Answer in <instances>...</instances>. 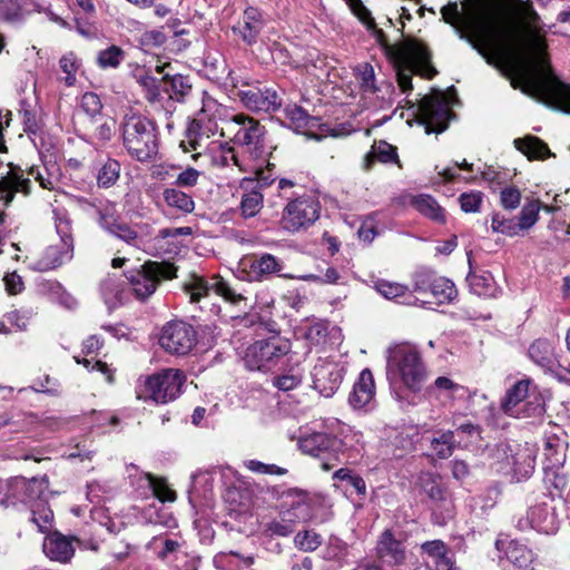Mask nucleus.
<instances>
[{
	"instance_id": "obj_64",
	"label": "nucleus",
	"mask_w": 570,
	"mask_h": 570,
	"mask_svg": "<svg viewBox=\"0 0 570 570\" xmlns=\"http://www.w3.org/2000/svg\"><path fill=\"white\" fill-rule=\"evenodd\" d=\"M374 155L382 163H393L397 160L396 148L386 141H379L374 146Z\"/></svg>"
},
{
	"instance_id": "obj_50",
	"label": "nucleus",
	"mask_w": 570,
	"mask_h": 570,
	"mask_svg": "<svg viewBox=\"0 0 570 570\" xmlns=\"http://www.w3.org/2000/svg\"><path fill=\"white\" fill-rule=\"evenodd\" d=\"M224 500L228 504V512L236 515L244 514L248 511L249 504L247 499H244L242 491L237 488H229L224 494Z\"/></svg>"
},
{
	"instance_id": "obj_55",
	"label": "nucleus",
	"mask_w": 570,
	"mask_h": 570,
	"mask_svg": "<svg viewBox=\"0 0 570 570\" xmlns=\"http://www.w3.org/2000/svg\"><path fill=\"white\" fill-rule=\"evenodd\" d=\"M80 107L88 116L95 117L100 114L102 104L97 94L88 91L81 96Z\"/></svg>"
},
{
	"instance_id": "obj_41",
	"label": "nucleus",
	"mask_w": 570,
	"mask_h": 570,
	"mask_svg": "<svg viewBox=\"0 0 570 570\" xmlns=\"http://www.w3.org/2000/svg\"><path fill=\"white\" fill-rule=\"evenodd\" d=\"M544 455L552 466H561L566 460L564 442L557 435L547 436L544 441Z\"/></svg>"
},
{
	"instance_id": "obj_3",
	"label": "nucleus",
	"mask_w": 570,
	"mask_h": 570,
	"mask_svg": "<svg viewBox=\"0 0 570 570\" xmlns=\"http://www.w3.org/2000/svg\"><path fill=\"white\" fill-rule=\"evenodd\" d=\"M49 479L47 475L27 479L16 476L8 483L6 497L0 499V507L31 510V521L42 534H62L55 527L53 511L47 507V502L53 492L49 491Z\"/></svg>"
},
{
	"instance_id": "obj_29",
	"label": "nucleus",
	"mask_w": 570,
	"mask_h": 570,
	"mask_svg": "<svg viewBox=\"0 0 570 570\" xmlns=\"http://www.w3.org/2000/svg\"><path fill=\"white\" fill-rule=\"evenodd\" d=\"M72 255L73 249L70 248V245L49 246L39 258L32 262L31 268L38 272H48L70 261Z\"/></svg>"
},
{
	"instance_id": "obj_52",
	"label": "nucleus",
	"mask_w": 570,
	"mask_h": 570,
	"mask_svg": "<svg viewBox=\"0 0 570 570\" xmlns=\"http://www.w3.org/2000/svg\"><path fill=\"white\" fill-rule=\"evenodd\" d=\"M60 69L67 75L65 82L67 86H72L76 81V72L80 67V61L73 52H68L60 58Z\"/></svg>"
},
{
	"instance_id": "obj_28",
	"label": "nucleus",
	"mask_w": 570,
	"mask_h": 570,
	"mask_svg": "<svg viewBox=\"0 0 570 570\" xmlns=\"http://www.w3.org/2000/svg\"><path fill=\"white\" fill-rule=\"evenodd\" d=\"M375 394V384L373 374L370 370L365 368L361 372L358 380L353 386V391L350 393L348 402L356 409L361 410L370 405Z\"/></svg>"
},
{
	"instance_id": "obj_5",
	"label": "nucleus",
	"mask_w": 570,
	"mask_h": 570,
	"mask_svg": "<svg viewBox=\"0 0 570 570\" xmlns=\"http://www.w3.org/2000/svg\"><path fill=\"white\" fill-rule=\"evenodd\" d=\"M386 353V377L391 385L402 384L412 392L421 391L428 371L417 348L403 343L390 347Z\"/></svg>"
},
{
	"instance_id": "obj_15",
	"label": "nucleus",
	"mask_w": 570,
	"mask_h": 570,
	"mask_svg": "<svg viewBox=\"0 0 570 570\" xmlns=\"http://www.w3.org/2000/svg\"><path fill=\"white\" fill-rule=\"evenodd\" d=\"M452 111L443 95L424 96L419 104V122L424 126L426 134L442 132L449 126Z\"/></svg>"
},
{
	"instance_id": "obj_43",
	"label": "nucleus",
	"mask_w": 570,
	"mask_h": 570,
	"mask_svg": "<svg viewBox=\"0 0 570 570\" xmlns=\"http://www.w3.org/2000/svg\"><path fill=\"white\" fill-rule=\"evenodd\" d=\"M126 59V52L118 46H110L100 50L97 55V65L101 69L118 68Z\"/></svg>"
},
{
	"instance_id": "obj_47",
	"label": "nucleus",
	"mask_w": 570,
	"mask_h": 570,
	"mask_svg": "<svg viewBox=\"0 0 570 570\" xmlns=\"http://www.w3.org/2000/svg\"><path fill=\"white\" fill-rule=\"evenodd\" d=\"M302 336L314 346L325 343L327 326L323 322L308 323L299 327Z\"/></svg>"
},
{
	"instance_id": "obj_25",
	"label": "nucleus",
	"mask_w": 570,
	"mask_h": 570,
	"mask_svg": "<svg viewBox=\"0 0 570 570\" xmlns=\"http://www.w3.org/2000/svg\"><path fill=\"white\" fill-rule=\"evenodd\" d=\"M495 548L499 552H502L512 564L520 569H525L532 563V551L517 538H500L495 541Z\"/></svg>"
},
{
	"instance_id": "obj_12",
	"label": "nucleus",
	"mask_w": 570,
	"mask_h": 570,
	"mask_svg": "<svg viewBox=\"0 0 570 570\" xmlns=\"http://www.w3.org/2000/svg\"><path fill=\"white\" fill-rule=\"evenodd\" d=\"M303 453L317 458L321 468L330 471L340 462V445L336 435L326 432H314L298 440Z\"/></svg>"
},
{
	"instance_id": "obj_20",
	"label": "nucleus",
	"mask_w": 570,
	"mask_h": 570,
	"mask_svg": "<svg viewBox=\"0 0 570 570\" xmlns=\"http://www.w3.org/2000/svg\"><path fill=\"white\" fill-rule=\"evenodd\" d=\"M239 100L249 110L272 112L279 109L282 98L273 88L250 87L239 90Z\"/></svg>"
},
{
	"instance_id": "obj_4",
	"label": "nucleus",
	"mask_w": 570,
	"mask_h": 570,
	"mask_svg": "<svg viewBox=\"0 0 570 570\" xmlns=\"http://www.w3.org/2000/svg\"><path fill=\"white\" fill-rule=\"evenodd\" d=\"M119 129L124 148L131 158L140 163L156 158L159 139L154 120L130 110L124 115Z\"/></svg>"
},
{
	"instance_id": "obj_46",
	"label": "nucleus",
	"mask_w": 570,
	"mask_h": 570,
	"mask_svg": "<svg viewBox=\"0 0 570 570\" xmlns=\"http://www.w3.org/2000/svg\"><path fill=\"white\" fill-rule=\"evenodd\" d=\"M164 80L170 86L171 94L169 97L179 102H183L191 91V83L188 77H184L179 73L170 77L168 73H166L164 76Z\"/></svg>"
},
{
	"instance_id": "obj_34",
	"label": "nucleus",
	"mask_w": 570,
	"mask_h": 570,
	"mask_svg": "<svg viewBox=\"0 0 570 570\" xmlns=\"http://www.w3.org/2000/svg\"><path fill=\"white\" fill-rule=\"evenodd\" d=\"M376 550L379 557L386 562L400 563L404 559V546L395 537H382Z\"/></svg>"
},
{
	"instance_id": "obj_24",
	"label": "nucleus",
	"mask_w": 570,
	"mask_h": 570,
	"mask_svg": "<svg viewBox=\"0 0 570 570\" xmlns=\"http://www.w3.org/2000/svg\"><path fill=\"white\" fill-rule=\"evenodd\" d=\"M99 214V225L109 234L115 237L124 240L128 245L140 248L142 242V237L138 235V232L127 223H124L116 218L112 213L109 210L100 209Z\"/></svg>"
},
{
	"instance_id": "obj_53",
	"label": "nucleus",
	"mask_w": 570,
	"mask_h": 570,
	"mask_svg": "<svg viewBox=\"0 0 570 570\" xmlns=\"http://www.w3.org/2000/svg\"><path fill=\"white\" fill-rule=\"evenodd\" d=\"M32 315L31 308L14 309L6 314V321L18 331H26Z\"/></svg>"
},
{
	"instance_id": "obj_42",
	"label": "nucleus",
	"mask_w": 570,
	"mask_h": 570,
	"mask_svg": "<svg viewBox=\"0 0 570 570\" xmlns=\"http://www.w3.org/2000/svg\"><path fill=\"white\" fill-rule=\"evenodd\" d=\"M55 226L58 235L60 236L61 245L69 246L73 249V239H72V227L71 219L66 209H55Z\"/></svg>"
},
{
	"instance_id": "obj_10",
	"label": "nucleus",
	"mask_w": 570,
	"mask_h": 570,
	"mask_svg": "<svg viewBox=\"0 0 570 570\" xmlns=\"http://www.w3.org/2000/svg\"><path fill=\"white\" fill-rule=\"evenodd\" d=\"M292 498L289 508L281 513V520L274 523L273 534H309V530L304 525L299 529L292 527L295 523H304L313 517L317 499L301 490H294L288 493Z\"/></svg>"
},
{
	"instance_id": "obj_62",
	"label": "nucleus",
	"mask_w": 570,
	"mask_h": 570,
	"mask_svg": "<svg viewBox=\"0 0 570 570\" xmlns=\"http://www.w3.org/2000/svg\"><path fill=\"white\" fill-rule=\"evenodd\" d=\"M116 129V120L112 118L106 119L104 122L96 127L94 138L104 145L114 137Z\"/></svg>"
},
{
	"instance_id": "obj_32",
	"label": "nucleus",
	"mask_w": 570,
	"mask_h": 570,
	"mask_svg": "<svg viewBox=\"0 0 570 570\" xmlns=\"http://www.w3.org/2000/svg\"><path fill=\"white\" fill-rule=\"evenodd\" d=\"M530 384L529 380H521L507 391L501 402V409L505 414L511 416L519 415L518 406L528 397Z\"/></svg>"
},
{
	"instance_id": "obj_58",
	"label": "nucleus",
	"mask_w": 570,
	"mask_h": 570,
	"mask_svg": "<svg viewBox=\"0 0 570 570\" xmlns=\"http://www.w3.org/2000/svg\"><path fill=\"white\" fill-rule=\"evenodd\" d=\"M20 114L22 117L24 131L28 134H37L40 130V124L37 112L33 109H31L28 104L23 102L21 105Z\"/></svg>"
},
{
	"instance_id": "obj_2",
	"label": "nucleus",
	"mask_w": 570,
	"mask_h": 570,
	"mask_svg": "<svg viewBox=\"0 0 570 570\" xmlns=\"http://www.w3.org/2000/svg\"><path fill=\"white\" fill-rule=\"evenodd\" d=\"M443 20L455 28L460 39L465 40L487 61L494 65L491 50L503 55L508 51L509 35L490 16V7L482 14L464 19L456 2H450L441 9Z\"/></svg>"
},
{
	"instance_id": "obj_40",
	"label": "nucleus",
	"mask_w": 570,
	"mask_h": 570,
	"mask_svg": "<svg viewBox=\"0 0 570 570\" xmlns=\"http://www.w3.org/2000/svg\"><path fill=\"white\" fill-rule=\"evenodd\" d=\"M285 116L289 122V127L295 131L313 128L317 122L316 118L311 117L305 109L297 105L287 106L285 108Z\"/></svg>"
},
{
	"instance_id": "obj_35",
	"label": "nucleus",
	"mask_w": 570,
	"mask_h": 570,
	"mask_svg": "<svg viewBox=\"0 0 570 570\" xmlns=\"http://www.w3.org/2000/svg\"><path fill=\"white\" fill-rule=\"evenodd\" d=\"M461 443L462 440H456L455 432L452 431L439 432L430 441L433 454L440 459L451 456L454 448Z\"/></svg>"
},
{
	"instance_id": "obj_57",
	"label": "nucleus",
	"mask_w": 570,
	"mask_h": 570,
	"mask_svg": "<svg viewBox=\"0 0 570 570\" xmlns=\"http://www.w3.org/2000/svg\"><path fill=\"white\" fill-rule=\"evenodd\" d=\"M138 82L146 90L145 97L149 102L159 100L160 89L157 78L149 75H144L138 78Z\"/></svg>"
},
{
	"instance_id": "obj_49",
	"label": "nucleus",
	"mask_w": 570,
	"mask_h": 570,
	"mask_svg": "<svg viewBox=\"0 0 570 570\" xmlns=\"http://www.w3.org/2000/svg\"><path fill=\"white\" fill-rule=\"evenodd\" d=\"M149 487L153 490L154 495L161 502H174L176 500V492L169 488L166 479L157 478L151 473H147Z\"/></svg>"
},
{
	"instance_id": "obj_39",
	"label": "nucleus",
	"mask_w": 570,
	"mask_h": 570,
	"mask_svg": "<svg viewBox=\"0 0 570 570\" xmlns=\"http://www.w3.org/2000/svg\"><path fill=\"white\" fill-rule=\"evenodd\" d=\"M165 203L183 213H191L195 209V203L190 195L177 188H165L163 191Z\"/></svg>"
},
{
	"instance_id": "obj_36",
	"label": "nucleus",
	"mask_w": 570,
	"mask_h": 570,
	"mask_svg": "<svg viewBox=\"0 0 570 570\" xmlns=\"http://www.w3.org/2000/svg\"><path fill=\"white\" fill-rule=\"evenodd\" d=\"M530 358L543 368L551 370L554 364L553 347L548 340L539 338L529 347Z\"/></svg>"
},
{
	"instance_id": "obj_1",
	"label": "nucleus",
	"mask_w": 570,
	"mask_h": 570,
	"mask_svg": "<svg viewBox=\"0 0 570 570\" xmlns=\"http://www.w3.org/2000/svg\"><path fill=\"white\" fill-rule=\"evenodd\" d=\"M491 19L509 35V49L500 55L494 50V65L498 59H509L504 73L511 86L544 105L570 114V86L560 81L552 72L546 55V39L540 32V17L531 4L522 9V16L529 30V49L532 56L517 41L513 33L502 24V14L495 7H490Z\"/></svg>"
},
{
	"instance_id": "obj_27",
	"label": "nucleus",
	"mask_w": 570,
	"mask_h": 570,
	"mask_svg": "<svg viewBox=\"0 0 570 570\" xmlns=\"http://www.w3.org/2000/svg\"><path fill=\"white\" fill-rule=\"evenodd\" d=\"M417 485L435 504H440L448 512L451 511L452 502L449 500L448 490L439 475L422 472L419 475Z\"/></svg>"
},
{
	"instance_id": "obj_56",
	"label": "nucleus",
	"mask_w": 570,
	"mask_h": 570,
	"mask_svg": "<svg viewBox=\"0 0 570 570\" xmlns=\"http://www.w3.org/2000/svg\"><path fill=\"white\" fill-rule=\"evenodd\" d=\"M303 376L298 372L292 371L291 373L276 376L274 379V385L284 392L296 389L301 385Z\"/></svg>"
},
{
	"instance_id": "obj_6",
	"label": "nucleus",
	"mask_w": 570,
	"mask_h": 570,
	"mask_svg": "<svg viewBox=\"0 0 570 570\" xmlns=\"http://www.w3.org/2000/svg\"><path fill=\"white\" fill-rule=\"evenodd\" d=\"M397 83L403 92L413 89L412 75L422 73L431 79L436 75V70L431 66V52L420 40L406 38L402 46L396 49Z\"/></svg>"
},
{
	"instance_id": "obj_30",
	"label": "nucleus",
	"mask_w": 570,
	"mask_h": 570,
	"mask_svg": "<svg viewBox=\"0 0 570 570\" xmlns=\"http://www.w3.org/2000/svg\"><path fill=\"white\" fill-rule=\"evenodd\" d=\"M423 551L426 553V566L432 570H453L454 560L450 554L449 549L441 540H433L425 542L422 546Z\"/></svg>"
},
{
	"instance_id": "obj_31",
	"label": "nucleus",
	"mask_w": 570,
	"mask_h": 570,
	"mask_svg": "<svg viewBox=\"0 0 570 570\" xmlns=\"http://www.w3.org/2000/svg\"><path fill=\"white\" fill-rule=\"evenodd\" d=\"M470 289L478 296L494 298L500 293V287L494 281L492 274L488 271L480 273L470 272L466 276Z\"/></svg>"
},
{
	"instance_id": "obj_13",
	"label": "nucleus",
	"mask_w": 570,
	"mask_h": 570,
	"mask_svg": "<svg viewBox=\"0 0 570 570\" xmlns=\"http://www.w3.org/2000/svg\"><path fill=\"white\" fill-rule=\"evenodd\" d=\"M320 210V203L314 197H297L284 208L281 225L291 233L306 229L318 219Z\"/></svg>"
},
{
	"instance_id": "obj_37",
	"label": "nucleus",
	"mask_w": 570,
	"mask_h": 570,
	"mask_svg": "<svg viewBox=\"0 0 570 570\" xmlns=\"http://www.w3.org/2000/svg\"><path fill=\"white\" fill-rule=\"evenodd\" d=\"M413 207L428 218L438 223L445 220L444 212L438 202L430 195H419L412 199Z\"/></svg>"
},
{
	"instance_id": "obj_60",
	"label": "nucleus",
	"mask_w": 570,
	"mask_h": 570,
	"mask_svg": "<svg viewBox=\"0 0 570 570\" xmlns=\"http://www.w3.org/2000/svg\"><path fill=\"white\" fill-rule=\"evenodd\" d=\"M500 202L505 209L513 210L520 205L521 191L514 186L505 187L501 190Z\"/></svg>"
},
{
	"instance_id": "obj_59",
	"label": "nucleus",
	"mask_w": 570,
	"mask_h": 570,
	"mask_svg": "<svg viewBox=\"0 0 570 570\" xmlns=\"http://www.w3.org/2000/svg\"><path fill=\"white\" fill-rule=\"evenodd\" d=\"M559 468L560 466H552L551 464L547 465L544 468V482L561 492L567 487V479L564 474L559 473Z\"/></svg>"
},
{
	"instance_id": "obj_54",
	"label": "nucleus",
	"mask_w": 570,
	"mask_h": 570,
	"mask_svg": "<svg viewBox=\"0 0 570 570\" xmlns=\"http://www.w3.org/2000/svg\"><path fill=\"white\" fill-rule=\"evenodd\" d=\"M376 291L387 299H394L403 296L406 287L399 283H390L387 281H379L375 285Z\"/></svg>"
},
{
	"instance_id": "obj_18",
	"label": "nucleus",
	"mask_w": 570,
	"mask_h": 570,
	"mask_svg": "<svg viewBox=\"0 0 570 570\" xmlns=\"http://www.w3.org/2000/svg\"><path fill=\"white\" fill-rule=\"evenodd\" d=\"M197 336L191 325L177 321L164 326L159 344L168 353L185 355L196 344Z\"/></svg>"
},
{
	"instance_id": "obj_14",
	"label": "nucleus",
	"mask_w": 570,
	"mask_h": 570,
	"mask_svg": "<svg viewBox=\"0 0 570 570\" xmlns=\"http://www.w3.org/2000/svg\"><path fill=\"white\" fill-rule=\"evenodd\" d=\"M219 108L216 101H208L189 122L186 130L187 139L180 142V147L185 151L198 150L206 147L204 142L218 131V124L215 120V116L210 115V111L213 109L218 111Z\"/></svg>"
},
{
	"instance_id": "obj_45",
	"label": "nucleus",
	"mask_w": 570,
	"mask_h": 570,
	"mask_svg": "<svg viewBox=\"0 0 570 570\" xmlns=\"http://www.w3.org/2000/svg\"><path fill=\"white\" fill-rule=\"evenodd\" d=\"M120 163L114 158H108L101 166L97 175V183L99 187L108 188L118 180L120 175Z\"/></svg>"
},
{
	"instance_id": "obj_11",
	"label": "nucleus",
	"mask_w": 570,
	"mask_h": 570,
	"mask_svg": "<svg viewBox=\"0 0 570 570\" xmlns=\"http://www.w3.org/2000/svg\"><path fill=\"white\" fill-rule=\"evenodd\" d=\"M177 268L169 262L148 261L138 269L130 271L126 276L135 296L145 301L153 295L161 279L176 277Z\"/></svg>"
},
{
	"instance_id": "obj_26",
	"label": "nucleus",
	"mask_w": 570,
	"mask_h": 570,
	"mask_svg": "<svg viewBox=\"0 0 570 570\" xmlns=\"http://www.w3.org/2000/svg\"><path fill=\"white\" fill-rule=\"evenodd\" d=\"M244 264L249 268L250 277L255 281H262L278 274L284 267L282 259L268 253L253 255Z\"/></svg>"
},
{
	"instance_id": "obj_21",
	"label": "nucleus",
	"mask_w": 570,
	"mask_h": 570,
	"mask_svg": "<svg viewBox=\"0 0 570 570\" xmlns=\"http://www.w3.org/2000/svg\"><path fill=\"white\" fill-rule=\"evenodd\" d=\"M266 23L267 20L262 10L256 7H247L237 24L233 27V32L247 46H254L258 42Z\"/></svg>"
},
{
	"instance_id": "obj_9",
	"label": "nucleus",
	"mask_w": 570,
	"mask_h": 570,
	"mask_svg": "<svg viewBox=\"0 0 570 570\" xmlns=\"http://www.w3.org/2000/svg\"><path fill=\"white\" fill-rule=\"evenodd\" d=\"M291 351L288 340L274 335L252 343L245 351L244 363L250 371L267 372Z\"/></svg>"
},
{
	"instance_id": "obj_17",
	"label": "nucleus",
	"mask_w": 570,
	"mask_h": 570,
	"mask_svg": "<svg viewBox=\"0 0 570 570\" xmlns=\"http://www.w3.org/2000/svg\"><path fill=\"white\" fill-rule=\"evenodd\" d=\"M186 293L189 294L191 303H197L202 297L206 296L209 291H214L225 301L233 305H240L246 298L243 294L237 293L222 276L214 275L210 282L203 277L193 276L191 279L184 285Z\"/></svg>"
},
{
	"instance_id": "obj_8",
	"label": "nucleus",
	"mask_w": 570,
	"mask_h": 570,
	"mask_svg": "<svg viewBox=\"0 0 570 570\" xmlns=\"http://www.w3.org/2000/svg\"><path fill=\"white\" fill-rule=\"evenodd\" d=\"M186 380L180 370L166 368L145 379L136 391L138 399L168 403L177 399Z\"/></svg>"
},
{
	"instance_id": "obj_23",
	"label": "nucleus",
	"mask_w": 570,
	"mask_h": 570,
	"mask_svg": "<svg viewBox=\"0 0 570 570\" xmlns=\"http://www.w3.org/2000/svg\"><path fill=\"white\" fill-rule=\"evenodd\" d=\"M31 191V180L24 177V171L19 166L12 164L7 165V170L0 177V199L9 205L17 193L24 196Z\"/></svg>"
},
{
	"instance_id": "obj_61",
	"label": "nucleus",
	"mask_w": 570,
	"mask_h": 570,
	"mask_svg": "<svg viewBox=\"0 0 570 570\" xmlns=\"http://www.w3.org/2000/svg\"><path fill=\"white\" fill-rule=\"evenodd\" d=\"M461 209L465 213H476L482 203V194L480 191L464 193L459 197Z\"/></svg>"
},
{
	"instance_id": "obj_38",
	"label": "nucleus",
	"mask_w": 570,
	"mask_h": 570,
	"mask_svg": "<svg viewBox=\"0 0 570 570\" xmlns=\"http://www.w3.org/2000/svg\"><path fill=\"white\" fill-rule=\"evenodd\" d=\"M340 445V455L348 453V458L358 455L363 449V435L358 431H354L350 426L341 431V436H337Z\"/></svg>"
},
{
	"instance_id": "obj_16",
	"label": "nucleus",
	"mask_w": 570,
	"mask_h": 570,
	"mask_svg": "<svg viewBox=\"0 0 570 570\" xmlns=\"http://www.w3.org/2000/svg\"><path fill=\"white\" fill-rule=\"evenodd\" d=\"M413 288L419 294H431L438 304L451 303L458 295L451 279L438 276L431 269H420L414 273Z\"/></svg>"
},
{
	"instance_id": "obj_7",
	"label": "nucleus",
	"mask_w": 570,
	"mask_h": 570,
	"mask_svg": "<svg viewBox=\"0 0 570 570\" xmlns=\"http://www.w3.org/2000/svg\"><path fill=\"white\" fill-rule=\"evenodd\" d=\"M226 132L235 145L244 147L253 158L263 155L266 130L257 119L245 114L233 115L222 127V136Z\"/></svg>"
},
{
	"instance_id": "obj_19",
	"label": "nucleus",
	"mask_w": 570,
	"mask_h": 570,
	"mask_svg": "<svg viewBox=\"0 0 570 570\" xmlns=\"http://www.w3.org/2000/svg\"><path fill=\"white\" fill-rule=\"evenodd\" d=\"M75 542L83 549H98V542L92 538L79 540L78 537H43L42 551L51 561L67 563L75 554Z\"/></svg>"
},
{
	"instance_id": "obj_33",
	"label": "nucleus",
	"mask_w": 570,
	"mask_h": 570,
	"mask_svg": "<svg viewBox=\"0 0 570 570\" xmlns=\"http://www.w3.org/2000/svg\"><path fill=\"white\" fill-rule=\"evenodd\" d=\"M514 147L531 159H543L550 156L548 145L535 136H525L517 138L513 141Z\"/></svg>"
},
{
	"instance_id": "obj_63",
	"label": "nucleus",
	"mask_w": 570,
	"mask_h": 570,
	"mask_svg": "<svg viewBox=\"0 0 570 570\" xmlns=\"http://www.w3.org/2000/svg\"><path fill=\"white\" fill-rule=\"evenodd\" d=\"M245 465L248 470L255 473L277 475H283L286 473V470L281 466L275 464H266L257 460H248L245 462Z\"/></svg>"
},
{
	"instance_id": "obj_44",
	"label": "nucleus",
	"mask_w": 570,
	"mask_h": 570,
	"mask_svg": "<svg viewBox=\"0 0 570 570\" xmlns=\"http://www.w3.org/2000/svg\"><path fill=\"white\" fill-rule=\"evenodd\" d=\"M541 210V202L538 199H532L527 202L518 218V226L520 227V230H527L530 229L532 226L535 225V223L539 219V213Z\"/></svg>"
},
{
	"instance_id": "obj_48",
	"label": "nucleus",
	"mask_w": 570,
	"mask_h": 570,
	"mask_svg": "<svg viewBox=\"0 0 570 570\" xmlns=\"http://www.w3.org/2000/svg\"><path fill=\"white\" fill-rule=\"evenodd\" d=\"M263 207V195L261 191L253 189L245 193L240 202V213L245 218H250L257 215Z\"/></svg>"
},
{
	"instance_id": "obj_51",
	"label": "nucleus",
	"mask_w": 570,
	"mask_h": 570,
	"mask_svg": "<svg viewBox=\"0 0 570 570\" xmlns=\"http://www.w3.org/2000/svg\"><path fill=\"white\" fill-rule=\"evenodd\" d=\"M491 227L493 232L500 233L507 236H517L520 234V227L514 218H507L500 213H495L491 219Z\"/></svg>"
},
{
	"instance_id": "obj_22",
	"label": "nucleus",
	"mask_w": 570,
	"mask_h": 570,
	"mask_svg": "<svg viewBox=\"0 0 570 570\" xmlns=\"http://www.w3.org/2000/svg\"><path fill=\"white\" fill-rule=\"evenodd\" d=\"M313 386L325 397H331L338 390L343 372L337 364L333 362L320 361L312 372Z\"/></svg>"
}]
</instances>
